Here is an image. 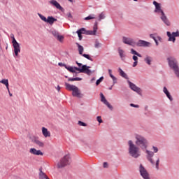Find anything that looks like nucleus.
Segmentation results:
<instances>
[{
  "label": "nucleus",
  "mask_w": 179,
  "mask_h": 179,
  "mask_svg": "<svg viewBox=\"0 0 179 179\" xmlns=\"http://www.w3.org/2000/svg\"><path fill=\"white\" fill-rule=\"evenodd\" d=\"M108 71L110 77L113 80V85H115V83H117V78H115V76L113 75L112 73L113 71H111V69H108Z\"/></svg>",
  "instance_id": "nucleus-24"
},
{
  "label": "nucleus",
  "mask_w": 179,
  "mask_h": 179,
  "mask_svg": "<svg viewBox=\"0 0 179 179\" xmlns=\"http://www.w3.org/2000/svg\"><path fill=\"white\" fill-rule=\"evenodd\" d=\"M137 47H150L152 43L143 40H139L136 43Z\"/></svg>",
  "instance_id": "nucleus-12"
},
{
  "label": "nucleus",
  "mask_w": 179,
  "mask_h": 179,
  "mask_svg": "<svg viewBox=\"0 0 179 179\" xmlns=\"http://www.w3.org/2000/svg\"><path fill=\"white\" fill-rule=\"evenodd\" d=\"M96 33H97V22L94 23L93 31H87V36H96Z\"/></svg>",
  "instance_id": "nucleus-15"
},
{
  "label": "nucleus",
  "mask_w": 179,
  "mask_h": 179,
  "mask_svg": "<svg viewBox=\"0 0 179 179\" xmlns=\"http://www.w3.org/2000/svg\"><path fill=\"white\" fill-rule=\"evenodd\" d=\"M58 65H59V66H64V68H66V66H67L66 64H65L62 62L59 63Z\"/></svg>",
  "instance_id": "nucleus-45"
},
{
  "label": "nucleus",
  "mask_w": 179,
  "mask_h": 179,
  "mask_svg": "<svg viewBox=\"0 0 179 179\" xmlns=\"http://www.w3.org/2000/svg\"><path fill=\"white\" fill-rule=\"evenodd\" d=\"M131 107H134L135 108H139V105H135L134 103L130 104Z\"/></svg>",
  "instance_id": "nucleus-47"
},
{
  "label": "nucleus",
  "mask_w": 179,
  "mask_h": 179,
  "mask_svg": "<svg viewBox=\"0 0 179 179\" xmlns=\"http://www.w3.org/2000/svg\"><path fill=\"white\" fill-rule=\"evenodd\" d=\"M77 65L80 68V66H82V63H78Z\"/></svg>",
  "instance_id": "nucleus-58"
},
{
  "label": "nucleus",
  "mask_w": 179,
  "mask_h": 179,
  "mask_svg": "<svg viewBox=\"0 0 179 179\" xmlns=\"http://www.w3.org/2000/svg\"><path fill=\"white\" fill-rule=\"evenodd\" d=\"M109 90H113V87H110L109 88Z\"/></svg>",
  "instance_id": "nucleus-61"
},
{
  "label": "nucleus",
  "mask_w": 179,
  "mask_h": 179,
  "mask_svg": "<svg viewBox=\"0 0 179 179\" xmlns=\"http://www.w3.org/2000/svg\"><path fill=\"white\" fill-rule=\"evenodd\" d=\"M77 31L80 32L81 34H87V31H86V29L81 28L80 29L78 30Z\"/></svg>",
  "instance_id": "nucleus-31"
},
{
  "label": "nucleus",
  "mask_w": 179,
  "mask_h": 179,
  "mask_svg": "<svg viewBox=\"0 0 179 179\" xmlns=\"http://www.w3.org/2000/svg\"><path fill=\"white\" fill-rule=\"evenodd\" d=\"M93 80H96L95 78H92L91 82H93Z\"/></svg>",
  "instance_id": "nucleus-60"
},
{
  "label": "nucleus",
  "mask_w": 179,
  "mask_h": 179,
  "mask_svg": "<svg viewBox=\"0 0 179 179\" xmlns=\"http://www.w3.org/2000/svg\"><path fill=\"white\" fill-rule=\"evenodd\" d=\"M131 54H133L134 55H137L138 52H136V50H135L134 49H131Z\"/></svg>",
  "instance_id": "nucleus-43"
},
{
  "label": "nucleus",
  "mask_w": 179,
  "mask_h": 179,
  "mask_svg": "<svg viewBox=\"0 0 179 179\" xmlns=\"http://www.w3.org/2000/svg\"><path fill=\"white\" fill-rule=\"evenodd\" d=\"M136 56L139 57L140 58H142V55L141 54H139V53H137Z\"/></svg>",
  "instance_id": "nucleus-56"
},
{
  "label": "nucleus",
  "mask_w": 179,
  "mask_h": 179,
  "mask_svg": "<svg viewBox=\"0 0 179 179\" xmlns=\"http://www.w3.org/2000/svg\"><path fill=\"white\" fill-rule=\"evenodd\" d=\"M76 45H78L80 55H83V51L85 50V48H83V46H82L79 43H76Z\"/></svg>",
  "instance_id": "nucleus-26"
},
{
  "label": "nucleus",
  "mask_w": 179,
  "mask_h": 179,
  "mask_svg": "<svg viewBox=\"0 0 179 179\" xmlns=\"http://www.w3.org/2000/svg\"><path fill=\"white\" fill-rule=\"evenodd\" d=\"M90 68V66L87 65H83L81 69L79 67H73L69 66H66V69H67V71L69 72H71V73H75L76 71H78L80 73H86V75L90 76L92 73H94L95 71H92L89 69Z\"/></svg>",
  "instance_id": "nucleus-2"
},
{
  "label": "nucleus",
  "mask_w": 179,
  "mask_h": 179,
  "mask_svg": "<svg viewBox=\"0 0 179 179\" xmlns=\"http://www.w3.org/2000/svg\"><path fill=\"white\" fill-rule=\"evenodd\" d=\"M144 62H145V64H147V65H152V62H153V57L147 55L144 58Z\"/></svg>",
  "instance_id": "nucleus-20"
},
{
  "label": "nucleus",
  "mask_w": 179,
  "mask_h": 179,
  "mask_svg": "<svg viewBox=\"0 0 179 179\" xmlns=\"http://www.w3.org/2000/svg\"><path fill=\"white\" fill-rule=\"evenodd\" d=\"M10 37H11V38H15V35L13 34H11Z\"/></svg>",
  "instance_id": "nucleus-57"
},
{
  "label": "nucleus",
  "mask_w": 179,
  "mask_h": 179,
  "mask_svg": "<svg viewBox=\"0 0 179 179\" xmlns=\"http://www.w3.org/2000/svg\"><path fill=\"white\" fill-rule=\"evenodd\" d=\"M118 53L120 58H125V52L122 50L121 48L118 49Z\"/></svg>",
  "instance_id": "nucleus-27"
},
{
  "label": "nucleus",
  "mask_w": 179,
  "mask_h": 179,
  "mask_svg": "<svg viewBox=\"0 0 179 179\" xmlns=\"http://www.w3.org/2000/svg\"><path fill=\"white\" fill-rule=\"evenodd\" d=\"M133 59H134V62L138 61V56L134 55V56H133Z\"/></svg>",
  "instance_id": "nucleus-52"
},
{
  "label": "nucleus",
  "mask_w": 179,
  "mask_h": 179,
  "mask_svg": "<svg viewBox=\"0 0 179 179\" xmlns=\"http://www.w3.org/2000/svg\"><path fill=\"white\" fill-rule=\"evenodd\" d=\"M100 97H101V103H103V104H105V106H107V107L110 109V110H113V106H111V104H110V103L108 102V101H107V99H106V96H104V94H103V93H100Z\"/></svg>",
  "instance_id": "nucleus-11"
},
{
  "label": "nucleus",
  "mask_w": 179,
  "mask_h": 179,
  "mask_svg": "<svg viewBox=\"0 0 179 179\" xmlns=\"http://www.w3.org/2000/svg\"><path fill=\"white\" fill-rule=\"evenodd\" d=\"M134 137L136 139L135 143L132 140L127 141L128 152L131 157L138 159L141 157V150H146L148 149L149 141L145 136L141 134H136Z\"/></svg>",
  "instance_id": "nucleus-1"
},
{
  "label": "nucleus",
  "mask_w": 179,
  "mask_h": 179,
  "mask_svg": "<svg viewBox=\"0 0 179 179\" xmlns=\"http://www.w3.org/2000/svg\"><path fill=\"white\" fill-rule=\"evenodd\" d=\"M38 16H39L40 19H41V20H43V22H45V23L47 22V17H45L44 15L38 13Z\"/></svg>",
  "instance_id": "nucleus-30"
},
{
  "label": "nucleus",
  "mask_w": 179,
  "mask_h": 179,
  "mask_svg": "<svg viewBox=\"0 0 179 179\" xmlns=\"http://www.w3.org/2000/svg\"><path fill=\"white\" fill-rule=\"evenodd\" d=\"M103 168L104 169H108V163L107 162H103Z\"/></svg>",
  "instance_id": "nucleus-48"
},
{
  "label": "nucleus",
  "mask_w": 179,
  "mask_h": 179,
  "mask_svg": "<svg viewBox=\"0 0 179 179\" xmlns=\"http://www.w3.org/2000/svg\"><path fill=\"white\" fill-rule=\"evenodd\" d=\"M150 38H153L154 41L156 40V37L155 36V34H150Z\"/></svg>",
  "instance_id": "nucleus-49"
},
{
  "label": "nucleus",
  "mask_w": 179,
  "mask_h": 179,
  "mask_svg": "<svg viewBox=\"0 0 179 179\" xmlns=\"http://www.w3.org/2000/svg\"><path fill=\"white\" fill-rule=\"evenodd\" d=\"M34 143H35V145H37V146H38L39 148H44V143H43V141L35 138L34 140Z\"/></svg>",
  "instance_id": "nucleus-22"
},
{
  "label": "nucleus",
  "mask_w": 179,
  "mask_h": 179,
  "mask_svg": "<svg viewBox=\"0 0 179 179\" xmlns=\"http://www.w3.org/2000/svg\"><path fill=\"white\" fill-rule=\"evenodd\" d=\"M166 59L170 69L173 71V73L176 75V78L179 79V66L177 59L176 57H169Z\"/></svg>",
  "instance_id": "nucleus-3"
},
{
  "label": "nucleus",
  "mask_w": 179,
  "mask_h": 179,
  "mask_svg": "<svg viewBox=\"0 0 179 179\" xmlns=\"http://www.w3.org/2000/svg\"><path fill=\"white\" fill-rule=\"evenodd\" d=\"M54 22H57V19L54 18L52 16H48L46 20V23H49V24H54Z\"/></svg>",
  "instance_id": "nucleus-21"
},
{
  "label": "nucleus",
  "mask_w": 179,
  "mask_h": 179,
  "mask_svg": "<svg viewBox=\"0 0 179 179\" xmlns=\"http://www.w3.org/2000/svg\"><path fill=\"white\" fill-rule=\"evenodd\" d=\"M52 36H54V37H55V38H57L59 36V33H58V31L55 30L52 31Z\"/></svg>",
  "instance_id": "nucleus-33"
},
{
  "label": "nucleus",
  "mask_w": 179,
  "mask_h": 179,
  "mask_svg": "<svg viewBox=\"0 0 179 179\" xmlns=\"http://www.w3.org/2000/svg\"><path fill=\"white\" fill-rule=\"evenodd\" d=\"M0 83L5 85L8 92H9V81L8 80V79H2L1 80H0Z\"/></svg>",
  "instance_id": "nucleus-23"
},
{
  "label": "nucleus",
  "mask_w": 179,
  "mask_h": 179,
  "mask_svg": "<svg viewBox=\"0 0 179 179\" xmlns=\"http://www.w3.org/2000/svg\"><path fill=\"white\" fill-rule=\"evenodd\" d=\"M165 94L166 97H168V99L170 100V101H173V96H171V95L170 94V92H167Z\"/></svg>",
  "instance_id": "nucleus-38"
},
{
  "label": "nucleus",
  "mask_w": 179,
  "mask_h": 179,
  "mask_svg": "<svg viewBox=\"0 0 179 179\" xmlns=\"http://www.w3.org/2000/svg\"><path fill=\"white\" fill-rule=\"evenodd\" d=\"M160 19L166 26H171V22L166 15V13H164V14L161 15Z\"/></svg>",
  "instance_id": "nucleus-13"
},
{
  "label": "nucleus",
  "mask_w": 179,
  "mask_h": 179,
  "mask_svg": "<svg viewBox=\"0 0 179 179\" xmlns=\"http://www.w3.org/2000/svg\"><path fill=\"white\" fill-rule=\"evenodd\" d=\"M56 89H57V92H59V90H61V87H59V85H58Z\"/></svg>",
  "instance_id": "nucleus-53"
},
{
  "label": "nucleus",
  "mask_w": 179,
  "mask_h": 179,
  "mask_svg": "<svg viewBox=\"0 0 179 179\" xmlns=\"http://www.w3.org/2000/svg\"><path fill=\"white\" fill-rule=\"evenodd\" d=\"M138 65V61H136L133 63V68H135Z\"/></svg>",
  "instance_id": "nucleus-51"
},
{
  "label": "nucleus",
  "mask_w": 179,
  "mask_h": 179,
  "mask_svg": "<svg viewBox=\"0 0 179 179\" xmlns=\"http://www.w3.org/2000/svg\"><path fill=\"white\" fill-rule=\"evenodd\" d=\"M122 42L124 44H127L128 45H131L132 47H134V45L135 44V42H134V39L131 38H127L125 36H123Z\"/></svg>",
  "instance_id": "nucleus-14"
},
{
  "label": "nucleus",
  "mask_w": 179,
  "mask_h": 179,
  "mask_svg": "<svg viewBox=\"0 0 179 179\" xmlns=\"http://www.w3.org/2000/svg\"><path fill=\"white\" fill-rule=\"evenodd\" d=\"M42 134L45 138H50L51 136V132L45 127H42Z\"/></svg>",
  "instance_id": "nucleus-17"
},
{
  "label": "nucleus",
  "mask_w": 179,
  "mask_h": 179,
  "mask_svg": "<svg viewBox=\"0 0 179 179\" xmlns=\"http://www.w3.org/2000/svg\"><path fill=\"white\" fill-rule=\"evenodd\" d=\"M75 80L76 81H80V80H82V78H80L79 77L69 78V82H75Z\"/></svg>",
  "instance_id": "nucleus-28"
},
{
  "label": "nucleus",
  "mask_w": 179,
  "mask_h": 179,
  "mask_svg": "<svg viewBox=\"0 0 179 179\" xmlns=\"http://www.w3.org/2000/svg\"><path fill=\"white\" fill-rule=\"evenodd\" d=\"M153 5L155 6V9L154 10L155 13H158L159 15L164 14V11L162 9V6L160 3H157L156 1H153Z\"/></svg>",
  "instance_id": "nucleus-9"
},
{
  "label": "nucleus",
  "mask_w": 179,
  "mask_h": 179,
  "mask_svg": "<svg viewBox=\"0 0 179 179\" xmlns=\"http://www.w3.org/2000/svg\"><path fill=\"white\" fill-rule=\"evenodd\" d=\"M152 150H153V153H157V152H159V148L156 146H152Z\"/></svg>",
  "instance_id": "nucleus-39"
},
{
  "label": "nucleus",
  "mask_w": 179,
  "mask_h": 179,
  "mask_svg": "<svg viewBox=\"0 0 179 179\" xmlns=\"http://www.w3.org/2000/svg\"><path fill=\"white\" fill-rule=\"evenodd\" d=\"M50 3L51 5H53V6H55V8H57V9H59L60 10H62V6H61V5L59 4V3H58V1H57L55 0H51L50 1Z\"/></svg>",
  "instance_id": "nucleus-19"
},
{
  "label": "nucleus",
  "mask_w": 179,
  "mask_h": 179,
  "mask_svg": "<svg viewBox=\"0 0 179 179\" xmlns=\"http://www.w3.org/2000/svg\"><path fill=\"white\" fill-rule=\"evenodd\" d=\"M78 125H80V127H87V124L82 121H78Z\"/></svg>",
  "instance_id": "nucleus-40"
},
{
  "label": "nucleus",
  "mask_w": 179,
  "mask_h": 179,
  "mask_svg": "<svg viewBox=\"0 0 179 179\" xmlns=\"http://www.w3.org/2000/svg\"><path fill=\"white\" fill-rule=\"evenodd\" d=\"M69 2H73V0H68Z\"/></svg>",
  "instance_id": "nucleus-62"
},
{
  "label": "nucleus",
  "mask_w": 179,
  "mask_h": 179,
  "mask_svg": "<svg viewBox=\"0 0 179 179\" xmlns=\"http://www.w3.org/2000/svg\"><path fill=\"white\" fill-rule=\"evenodd\" d=\"M94 47H95V48H100V47H101V43H100L99 42V41H96L95 44H94Z\"/></svg>",
  "instance_id": "nucleus-34"
},
{
  "label": "nucleus",
  "mask_w": 179,
  "mask_h": 179,
  "mask_svg": "<svg viewBox=\"0 0 179 179\" xmlns=\"http://www.w3.org/2000/svg\"><path fill=\"white\" fill-rule=\"evenodd\" d=\"M92 19H96L94 14L90 15L89 16L84 18L85 20H92Z\"/></svg>",
  "instance_id": "nucleus-29"
},
{
  "label": "nucleus",
  "mask_w": 179,
  "mask_h": 179,
  "mask_svg": "<svg viewBox=\"0 0 179 179\" xmlns=\"http://www.w3.org/2000/svg\"><path fill=\"white\" fill-rule=\"evenodd\" d=\"M118 72L120 73V76H122V78H124V79H128V76L127 75V73H125V72H124V71L122 70L121 68L118 69Z\"/></svg>",
  "instance_id": "nucleus-25"
},
{
  "label": "nucleus",
  "mask_w": 179,
  "mask_h": 179,
  "mask_svg": "<svg viewBox=\"0 0 179 179\" xmlns=\"http://www.w3.org/2000/svg\"><path fill=\"white\" fill-rule=\"evenodd\" d=\"M135 2H138V0H134Z\"/></svg>",
  "instance_id": "nucleus-64"
},
{
  "label": "nucleus",
  "mask_w": 179,
  "mask_h": 179,
  "mask_svg": "<svg viewBox=\"0 0 179 179\" xmlns=\"http://www.w3.org/2000/svg\"><path fill=\"white\" fill-rule=\"evenodd\" d=\"M96 120L99 124H101L103 122V120L101 119V116H97Z\"/></svg>",
  "instance_id": "nucleus-41"
},
{
  "label": "nucleus",
  "mask_w": 179,
  "mask_h": 179,
  "mask_svg": "<svg viewBox=\"0 0 179 179\" xmlns=\"http://www.w3.org/2000/svg\"><path fill=\"white\" fill-rule=\"evenodd\" d=\"M71 155H66L62 157L60 161L57 164L58 169H62V167H65V166H68V164H71Z\"/></svg>",
  "instance_id": "nucleus-6"
},
{
  "label": "nucleus",
  "mask_w": 179,
  "mask_h": 179,
  "mask_svg": "<svg viewBox=\"0 0 179 179\" xmlns=\"http://www.w3.org/2000/svg\"><path fill=\"white\" fill-rule=\"evenodd\" d=\"M148 108H149V106H145V111H148Z\"/></svg>",
  "instance_id": "nucleus-55"
},
{
  "label": "nucleus",
  "mask_w": 179,
  "mask_h": 179,
  "mask_svg": "<svg viewBox=\"0 0 179 179\" xmlns=\"http://www.w3.org/2000/svg\"><path fill=\"white\" fill-rule=\"evenodd\" d=\"M138 171L140 173V176L143 179H150V175L149 174V172H148V170H146V168L141 164L138 167Z\"/></svg>",
  "instance_id": "nucleus-7"
},
{
  "label": "nucleus",
  "mask_w": 179,
  "mask_h": 179,
  "mask_svg": "<svg viewBox=\"0 0 179 179\" xmlns=\"http://www.w3.org/2000/svg\"><path fill=\"white\" fill-rule=\"evenodd\" d=\"M12 43H13V45H16L19 44V43H17V41H16V39L15 38H13Z\"/></svg>",
  "instance_id": "nucleus-42"
},
{
  "label": "nucleus",
  "mask_w": 179,
  "mask_h": 179,
  "mask_svg": "<svg viewBox=\"0 0 179 179\" xmlns=\"http://www.w3.org/2000/svg\"><path fill=\"white\" fill-rule=\"evenodd\" d=\"M76 64H77V65H78V64H79V62H76Z\"/></svg>",
  "instance_id": "nucleus-63"
},
{
  "label": "nucleus",
  "mask_w": 179,
  "mask_h": 179,
  "mask_svg": "<svg viewBox=\"0 0 179 179\" xmlns=\"http://www.w3.org/2000/svg\"><path fill=\"white\" fill-rule=\"evenodd\" d=\"M58 41H59L60 43H62V41H64V36L62 35H59L57 38H56Z\"/></svg>",
  "instance_id": "nucleus-37"
},
{
  "label": "nucleus",
  "mask_w": 179,
  "mask_h": 179,
  "mask_svg": "<svg viewBox=\"0 0 179 179\" xmlns=\"http://www.w3.org/2000/svg\"><path fill=\"white\" fill-rule=\"evenodd\" d=\"M129 86L133 92H136L138 94H141L142 93V90L139 87H137L135 84L132 83L131 81L128 80Z\"/></svg>",
  "instance_id": "nucleus-10"
},
{
  "label": "nucleus",
  "mask_w": 179,
  "mask_h": 179,
  "mask_svg": "<svg viewBox=\"0 0 179 179\" xmlns=\"http://www.w3.org/2000/svg\"><path fill=\"white\" fill-rule=\"evenodd\" d=\"M106 16L104 15V13H101L99 16L98 20L100 22L103 20V19H105Z\"/></svg>",
  "instance_id": "nucleus-35"
},
{
  "label": "nucleus",
  "mask_w": 179,
  "mask_h": 179,
  "mask_svg": "<svg viewBox=\"0 0 179 179\" xmlns=\"http://www.w3.org/2000/svg\"><path fill=\"white\" fill-rule=\"evenodd\" d=\"M29 153L31 155H34L35 156H43V153L40 150H36V148H31L29 150Z\"/></svg>",
  "instance_id": "nucleus-16"
},
{
  "label": "nucleus",
  "mask_w": 179,
  "mask_h": 179,
  "mask_svg": "<svg viewBox=\"0 0 179 179\" xmlns=\"http://www.w3.org/2000/svg\"><path fill=\"white\" fill-rule=\"evenodd\" d=\"M155 42L156 45H159V42L157 41V39L154 40Z\"/></svg>",
  "instance_id": "nucleus-54"
},
{
  "label": "nucleus",
  "mask_w": 179,
  "mask_h": 179,
  "mask_svg": "<svg viewBox=\"0 0 179 179\" xmlns=\"http://www.w3.org/2000/svg\"><path fill=\"white\" fill-rule=\"evenodd\" d=\"M166 36L169 38L168 41H171L172 43H176V38L179 37V30H176V31L173 32H170L167 31L166 32Z\"/></svg>",
  "instance_id": "nucleus-8"
},
{
  "label": "nucleus",
  "mask_w": 179,
  "mask_h": 179,
  "mask_svg": "<svg viewBox=\"0 0 179 179\" xmlns=\"http://www.w3.org/2000/svg\"><path fill=\"white\" fill-rule=\"evenodd\" d=\"M82 55L83 57H84V58H87V59H89V61H93V59L90 57V55L86 54H83Z\"/></svg>",
  "instance_id": "nucleus-36"
},
{
  "label": "nucleus",
  "mask_w": 179,
  "mask_h": 179,
  "mask_svg": "<svg viewBox=\"0 0 179 179\" xmlns=\"http://www.w3.org/2000/svg\"><path fill=\"white\" fill-rule=\"evenodd\" d=\"M65 86L67 90L72 91V96L73 97H78V99H82V97H83V94H81L80 90H79L76 85H72L68 83H66Z\"/></svg>",
  "instance_id": "nucleus-4"
},
{
  "label": "nucleus",
  "mask_w": 179,
  "mask_h": 179,
  "mask_svg": "<svg viewBox=\"0 0 179 179\" xmlns=\"http://www.w3.org/2000/svg\"><path fill=\"white\" fill-rule=\"evenodd\" d=\"M104 79V77L101 76L99 79H98L96 82V86H99V85H100V83H101V82H103Z\"/></svg>",
  "instance_id": "nucleus-32"
},
{
  "label": "nucleus",
  "mask_w": 179,
  "mask_h": 179,
  "mask_svg": "<svg viewBox=\"0 0 179 179\" xmlns=\"http://www.w3.org/2000/svg\"><path fill=\"white\" fill-rule=\"evenodd\" d=\"M67 17H68L69 19H72V17H73L72 14H71V13H67Z\"/></svg>",
  "instance_id": "nucleus-50"
},
{
  "label": "nucleus",
  "mask_w": 179,
  "mask_h": 179,
  "mask_svg": "<svg viewBox=\"0 0 179 179\" xmlns=\"http://www.w3.org/2000/svg\"><path fill=\"white\" fill-rule=\"evenodd\" d=\"M10 97H12L13 94L10 93V91L8 92Z\"/></svg>",
  "instance_id": "nucleus-59"
},
{
  "label": "nucleus",
  "mask_w": 179,
  "mask_h": 179,
  "mask_svg": "<svg viewBox=\"0 0 179 179\" xmlns=\"http://www.w3.org/2000/svg\"><path fill=\"white\" fill-rule=\"evenodd\" d=\"M76 33L78 36L79 40H82V34L80 32L78 31H76Z\"/></svg>",
  "instance_id": "nucleus-44"
},
{
  "label": "nucleus",
  "mask_w": 179,
  "mask_h": 179,
  "mask_svg": "<svg viewBox=\"0 0 179 179\" xmlns=\"http://www.w3.org/2000/svg\"><path fill=\"white\" fill-rule=\"evenodd\" d=\"M163 92L165 94L169 92L166 87H164Z\"/></svg>",
  "instance_id": "nucleus-46"
},
{
  "label": "nucleus",
  "mask_w": 179,
  "mask_h": 179,
  "mask_svg": "<svg viewBox=\"0 0 179 179\" xmlns=\"http://www.w3.org/2000/svg\"><path fill=\"white\" fill-rule=\"evenodd\" d=\"M13 47L14 48V54L15 57H17L20 52V44L18 43L17 45H13Z\"/></svg>",
  "instance_id": "nucleus-18"
},
{
  "label": "nucleus",
  "mask_w": 179,
  "mask_h": 179,
  "mask_svg": "<svg viewBox=\"0 0 179 179\" xmlns=\"http://www.w3.org/2000/svg\"><path fill=\"white\" fill-rule=\"evenodd\" d=\"M145 153H146V157L148 162L152 164V166H155V169L157 170H159V166L160 164V158L158 157H157L156 162H155V160H153V156H155V152L149 150H145Z\"/></svg>",
  "instance_id": "nucleus-5"
}]
</instances>
